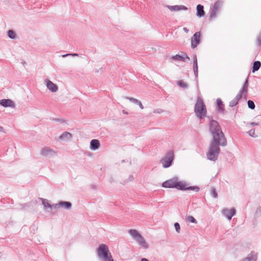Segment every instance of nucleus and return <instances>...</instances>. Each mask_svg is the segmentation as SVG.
<instances>
[{"mask_svg":"<svg viewBox=\"0 0 261 261\" xmlns=\"http://www.w3.org/2000/svg\"><path fill=\"white\" fill-rule=\"evenodd\" d=\"M209 129L212 136V140L206 156L208 160L215 161L217 160L220 153L219 146H226L227 140L220 124L217 121L214 120L210 121Z\"/></svg>","mask_w":261,"mask_h":261,"instance_id":"nucleus-1","label":"nucleus"},{"mask_svg":"<svg viewBox=\"0 0 261 261\" xmlns=\"http://www.w3.org/2000/svg\"><path fill=\"white\" fill-rule=\"evenodd\" d=\"M162 186L166 188H175L179 190H193L196 192L199 191V188L197 186H188L185 181H179L177 177H174L162 184Z\"/></svg>","mask_w":261,"mask_h":261,"instance_id":"nucleus-2","label":"nucleus"},{"mask_svg":"<svg viewBox=\"0 0 261 261\" xmlns=\"http://www.w3.org/2000/svg\"><path fill=\"white\" fill-rule=\"evenodd\" d=\"M96 253L100 261H114L108 247L105 244H100L97 248Z\"/></svg>","mask_w":261,"mask_h":261,"instance_id":"nucleus-3","label":"nucleus"},{"mask_svg":"<svg viewBox=\"0 0 261 261\" xmlns=\"http://www.w3.org/2000/svg\"><path fill=\"white\" fill-rule=\"evenodd\" d=\"M128 233L141 247L145 249L148 248V245L145 239L137 230L131 229L128 230Z\"/></svg>","mask_w":261,"mask_h":261,"instance_id":"nucleus-4","label":"nucleus"},{"mask_svg":"<svg viewBox=\"0 0 261 261\" xmlns=\"http://www.w3.org/2000/svg\"><path fill=\"white\" fill-rule=\"evenodd\" d=\"M196 116L200 119L206 114V110L203 100L200 98H198L194 109Z\"/></svg>","mask_w":261,"mask_h":261,"instance_id":"nucleus-5","label":"nucleus"},{"mask_svg":"<svg viewBox=\"0 0 261 261\" xmlns=\"http://www.w3.org/2000/svg\"><path fill=\"white\" fill-rule=\"evenodd\" d=\"M174 158V152L172 150L169 151L167 152L164 157H163L160 161L162 166L164 168L169 167L173 161Z\"/></svg>","mask_w":261,"mask_h":261,"instance_id":"nucleus-6","label":"nucleus"},{"mask_svg":"<svg viewBox=\"0 0 261 261\" xmlns=\"http://www.w3.org/2000/svg\"><path fill=\"white\" fill-rule=\"evenodd\" d=\"M223 2L220 0H217L213 6L211 8L210 11V19H213L215 18L218 13L220 12Z\"/></svg>","mask_w":261,"mask_h":261,"instance_id":"nucleus-7","label":"nucleus"},{"mask_svg":"<svg viewBox=\"0 0 261 261\" xmlns=\"http://www.w3.org/2000/svg\"><path fill=\"white\" fill-rule=\"evenodd\" d=\"M201 33L200 32H196L191 39V47L196 48L200 42Z\"/></svg>","mask_w":261,"mask_h":261,"instance_id":"nucleus-8","label":"nucleus"},{"mask_svg":"<svg viewBox=\"0 0 261 261\" xmlns=\"http://www.w3.org/2000/svg\"><path fill=\"white\" fill-rule=\"evenodd\" d=\"M171 59L173 60L181 61L182 62H188L190 60V58L185 52H181V55H176L171 57Z\"/></svg>","mask_w":261,"mask_h":261,"instance_id":"nucleus-9","label":"nucleus"},{"mask_svg":"<svg viewBox=\"0 0 261 261\" xmlns=\"http://www.w3.org/2000/svg\"><path fill=\"white\" fill-rule=\"evenodd\" d=\"M44 83L47 88L51 92H56L58 90V87L57 85L53 83L49 80L46 79L44 80Z\"/></svg>","mask_w":261,"mask_h":261,"instance_id":"nucleus-10","label":"nucleus"},{"mask_svg":"<svg viewBox=\"0 0 261 261\" xmlns=\"http://www.w3.org/2000/svg\"><path fill=\"white\" fill-rule=\"evenodd\" d=\"M55 151L48 147H44L41 149L40 154L45 157H51L55 154Z\"/></svg>","mask_w":261,"mask_h":261,"instance_id":"nucleus-11","label":"nucleus"},{"mask_svg":"<svg viewBox=\"0 0 261 261\" xmlns=\"http://www.w3.org/2000/svg\"><path fill=\"white\" fill-rule=\"evenodd\" d=\"M236 210L234 208L231 209L224 208L222 210V214L228 220H231L236 214Z\"/></svg>","mask_w":261,"mask_h":261,"instance_id":"nucleus-12","label":"nucleus"},{"mask_svg":"<svg viewBox=\"0 0 261 261\" xmlns=\"http://www.w3.org/2000/svg\"><path fill=\"white\" fill-rule=\"evenodd\" d=\"M71 203L68 201H60L58 203L55 204L54 209L60 207L66 210H70L71 208Z\"/></svg>","mask_w":261,"mask_h":261,"instance_id":"nucleus-13","label":"nucleus"},{"mask_svg":"<svg viewBox=\"0 0 261 261\" xmlns=\"http://www.w3.org/2000/svg\"><path fill=\"white\" fill-rule=\"evenodd\" d=\"M0 105L5 108L11 107L14 108L15 107L14 102L10 99H3L0 100Z\"/></svg>","mask_w":261,"mask_h":261,"instance_id":"nucleus-14","label":"nucleus"},{"mask_svg":"<svg viewBox=\"0 0 261 261\" xmlns=\"http://www.w3.org/2000/svg\"><path fill=\"white\" fill-rule=\"evenodd\" d=\"M257 254L252 251L246 257L239 261H257Z\"/></svg>","mask_w":261,"mask_h":261,"instance_id":"nucleus-15","label":"nucleus"},{"mask_svg":"<svg viewBox=\"0 0 261 261\" xmlns=\"http://www.w3.org/2000/svg\"><path fill=\"white\" fill-rule=\"evenodd\" d=\"M166 7L169 9L171 11H179L180 10H187L188 8L183 5H175V6H169L166 5Z\"/></svg>","mask_w":261,"mask_h":261,"instance_id":"nucleus-16","label":"nucleus"},{"mask_svg":"<svg viewBox=\"0 0 261 261\" xmlns=\"http://www.w3.org/2000/svg\"><path fill=\"white\" fill-rule=\"evenodd\" d=\"M243 97V95L241 93H238L235 98L229 102V106L230 107H233L236 106L239 100Z\"/></svg>","mask_w":261,"mask_h":261,"instance_id":"nucleus-17","label":"nucleus"},{"mask_svg":"<svg viewBox=\"0 0 261 261\" xmlns=\"http://www.w3.org/2000/svg\"><path fill=\"white\" fill-rule=\"evenodd\" d=\"M100 146L99 141L97 139H93L90 142V148L91 150H95L98 149Z\"/></svg>","mask_w":261,"mask_h":261,"instance_id":"nucleus-18","label":"nucleus"},{"mask_svg":"<svg viewBox=\"0 0 261 261\" xmlns=\"http://www.w3.org/2000/svg\"><path fill=\"white\" fill-rule=\"evenodd\" d=\"M39 199L42 201V203L45 209L48 208H50V209L54 208L55 204H51L49 203V201L48 200H47L46 199H44L42 198H40Z\"/></svg>","mask_w":261,"mask_h":261,"instance_id":"nucleus-19","label":"nucleus"},{"mask_svg":"<svg viewBox=\"0 0 261 261\" xmlns=\"http://www.w3.org/2000/svg\"><path fill=\"white\" fill-rule=\"evenodd\" d=\"M193 71L196 77L198 76V63L196 55L193 56Z\"/></svg>","mask_w":261,"mask_h":261,"instance_id":"nucleus-20","label":"nucleus"},{"mask_svg":"<svg viewBox=\"0 0 261 261\" xmlns=\"http://www.w3.org/2000/svg\"><path fill=\"white\" fill-rule=\"evenodd\" d=\"M196 15L197 16L199 17H201L203 16L205 14V12L204 11V7L202 5L199 4L196 7Z\"/></svg>","mask_w":261,"mask_h":261,"instance_id":"nucleus-21","label":"nucleus"},{"mask_svg":"<svg viewBox=\"0 0 261 261\" xmlns=\"http://www.w3.org/2000/svg\"><path fill=\"white\" fill-rule=\"evenodd\" d=\"M72 135L69 132H65L60 136V139L64 141H68L72 138Z\"/></svg>","mask_w":261,"mask_h":261,"instance_id":"nucleus-22","label":"nucleus"},{"mask_svg":"<svg viewBox=\"0 0 261 261\" xmlns=\"http://www.w3.org/2000/svg\"><path fill=\"white\" fill-rule=\"evenodd\" d=\"M248 84V80H246L244 84L243 88L240 90L239 92L241 93L242 95L244 94L245 97L246 96L247 92Z\"/></svg>","mask_w":261,"mask_h":261,"instance_id":"nucleus-23","label":"nucleus"},{"mask_svg":"<svg viewBox=\"0 0 261 261\" xmlns=\"http://www.w3.org/2000/svg\"><path fill=\"white\" fill-rule=\"evenodd\" d=\"M260 66H261V63L260 62V61H254L253 64L252 71L253 72H254L257 71L260 68Z\"/></svg>","mask_w":261,"mask_h":261,"instance_id":"nucleus-24","label":"nucleus"},{"mask_svg":"<svg viewBox=\"0 0 261 261\" xmlns=\"http://www.w3.org/2000/svg\"><path fill=\"white\" fill-rule=\"evenodd\" d=\"M216 110L219 113H220L221 114H222L223 115L226 113V111L225 110L224 105H220V106H217V107H216Z\"/></svg>","mask_w":261,"mask_h":261,"instance_id":"nucleus-25","label":"nucleus"},{"mask_svg":"<svg viewBox=\"0 0 261 261\" xmlns=\"http://www.w3.org/2000/svg\"><path fill=\"white\" fill-rule=\"evenodd\" d=\"M177 84L179 87L184 89H186L188 87V85L181 80L178 81Z\"/></svg>","mask_w":261,"mask_h":261,"instance_id":"nucleus-26","label":"nucleus"},{"mask_svg":"<svg viewBox=\"0 0 261 261\" xmlns=\"http://www.w3.org/2000/svg\"><path fill=\"white\" fill-rule=\"evenodd\" d=\"M8 37L12 39H14L16 38V34L13 30H9L8 31Z\"/></svg>","mask_w":261,"mask_h":261,"instance_id":"nucleus-27","label":"nucleus"},{"mask_svg":"<svg viewBox=\"0 0 261 261\" xmlns=\"http://www.w3.org/2000/svg\"><path fill=\"white\" fill-rule=\"evenodd\" d=\"M186 221L195 224L197 223V221L192 216H188L186 218Z\"/></svg>","mask_w":261,"mask_h":261,"instance_id":"nucleus-28","label":"nucleus"},{"mask_svg":"<svg viewBox=\"0 0 261 261\" xmlns=\"http://www.w3.org/2000/svg\"><path fill=\"white\" fill-rule=\"evenodd\" d=\"M248 108L251 110H253L255 108V104L254 102L251 100H249L247 102Z\"/></svg>","mask_w":261,"mask_h":261,"instance_id":"nucleus-29","label":"nucleus"},{"mask_svg":"<svg viewBox=\"0 0 261 261\" xmlns=\"http://www.w3.org/2000/svg\"><path fill=\"white\" fill-rule=\"evenodd\" d=\"M247 133L248 134V135L250 136V137H252L253 138H256L257 137V135L255 134V129H250V130H249Z\"/></svg>","mask_w":261,"mask_h":261,"instance_id":"nucleus-30","label":"nucleus"},{"mask_svg":"<svg viewBox=\"0 0 261 261\" xmlns=\"http://www.w3.org/2000/svg\"><path fill=\"white\" fill-rule=\"evenodd\" d=\"M125 98L127 99H128L129 100H130L131 102L134 103H136V104H137L139 102V100L136 99V98H134L133 97H125Z\"/></svg>","mask_w":261,"mask_h":261,"instance_id":"nucleus-31","label":"nucleus"},{"mask_svg":"<svg viewBox=\"0 0 261 261\" xmlns=\"http://www.w3.org/2000/svg\"><path fill=\"white\" fill-rule=\"evenodd\" d=\"M211 195L214 198H216L218 197V194L216 189L214 188L211 190Z\"/></svg>","mask_w":261,"mask_h":261,"instance_id":"nucleus-32","label":"nucleus"},{"mask_svg":"<svg viewBox=\"0 0 261 261\" xmlns=\"http://www.w3.org/2000/svg\"><path fill=\"white\" fill-rule=\"evenodd\" d=\"M174 227H175V229L176 230V231L177 232V233H179L180 232V225L177 222H176L174 223Z\"/></svg>","mask_w":261,"mask_h":261,"instance_id":"nucleus-33","label":"nucleus"},{"mask_svg":"<svg viewBox=\"0 0 261 261\" xmlns=\"http://www.w3.org/2000/svg\"><path fill=\"white\" fill-rule=\"evenodd\" d=\"M257 44L259 46L261 45V32L260 34L259 35V36L257 38Z\"/></svg>","mask_w":261,"mask_h":261,"instance_id":"nucleus-34","label":"nucleus"},{"mask_svg":"<svg viewBox=\"0 0 261 261\" xmlns=\"http://www.w3.org/2000/svg\"><path fill=\"white\" fill-rule=\"evenodd\" d=\"M217 106L223 105V102L220 98H218L216 101Z\"/></svg>","mask_w":261,"mask_h":261,"instance_id":"nucleus-35","label":"nucleus"},{"mask_svg":"<svg viewBox=\"0 0 261 261\" xmlns=\"http://www.w3.org/2000/svg\"><path fill=\"white\" fill-rule=\"evenodd\" d=\"M251 126H253L254 125H259V123H255V122H251L249 124Z\"/></svg>","mask_w":261,"mask_h":261,"instance_id":"nucleus-36","label":"nucleus"},{"mask_svg":"<svg viewBox=\"0 0 261 261\" xmlns=\"http://www.w3.org/2000/svg\"><path fill=\"white\" fill-rule=\"evenodd\" d=\"M137 105H138L140 107V108L141 109H143L144 107L141 103V102L139 100L138 103H137Z\"/></svg>","mask_w":261,"mask_h":261,"instance_id":"nucleus-37","label":"nucleus"},{"mask_svg":"<svg viewBox=\"0 0 261 261\" xmlns=\"http://www.w3.org/2000/svg\"><path fill=\"white\" fill-rule=\"evenodd\" d=\"M0 132H2V133H6L4 128L3 127L1 126H0Z\"/></svg>","mask_w":261,"mask_h":261,"instance_id":"nucleus-38","label":"nucleus"},{"mask_svg":"<svg viewBox=\"0 0 261 261\" xmlns=\"http://www.w3.org/2000/svg\"><path fill=\"white\" fill-rule=\"evenodd\" d=\"M70 56L77 57L79 56V55L76 53L70 54Z\"/></svg>","mask_w":261,"mask_h":261,"instance_id":"nucleus-39","label":"nucleus"},{"mask_svg":"<svg viewBox=\"0 0 261 261\" xmlns=\"http://www.w3.org/2000/svg\"><path fill=\"white\" fill-rule=\"evenodd\" d=\"M183 30L185 32H186V33H188L189 32V30L187 28H183Z\"/></svg>","mask_w":261,"mask_h":261,"instance_id":"nucleus-40","label":"nucleus"},{"mask_svg":"<svg viewBox=\"0 0 261 261\" xmlns=\"http://www.w3.org/2000/svg\"><path fill=\"white\" fill-rule=\"evenodd\" d=\"M68 56H70V54H65V55H63L62 56V57L63 58H65V57H68Z\"/></svg>","mask_w":261,"mask_h":261,"instance_id":"nucleus-41","label":"nucleus"},{"mask_svg":"<svg viewBox=\"0 0 261 261\" xmlns=\"http://www.w3.org/2000/svg\"><path fill=\"white\" fill-rule=\"evenodd\" d=\"M141 261H149L147 259L145 258H143L141 259Z\"/></svg>","mask_w":261,"mask_h":261,"instance_id":"nucleus-42","label":"nucleus"}]
</instances>
